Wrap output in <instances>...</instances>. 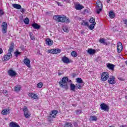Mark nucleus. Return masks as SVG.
I'll return each mask as SVG.
<instances>
[{
    "label": "nucleus",
    "mask_w": 127,
    "mask_h": 127,
    "mask_svg": "<svg viewBox=\"0 0 127 127\" xmlns=\"http://www.w3.org/2000/svg\"><path fill=\"white\" fill-rule=\"evenodd\" d=\"M15 57H18V55H20V52L16 51L14 52Z\"/></svg>",
    "instance_id": "58836bf2"
},
{
    "label": "nucleus",
    "mask_w": 127,
    "mask_h": 127,
    "mask_svg": "<svg viewBox=\"0 0 127 127\" xmlns=\"http://www.w3.org/2000/svg\"><path fill=\"white\" fill-rule=\"evenodd\" d=\"M9 127H20L19 125H17V124L14 123L13 122H11L10 123Z\"/></svg>",
    "instance_id": "4be33fe9"
},
{
    "label": "nucleus",
    "mask_w": 127,
    "mask_h": 127,
    "mask_svg": "<svg viewBox=\"0 0 127 127\" xmlns=\"http://www.w3.org/2000/svg\"><path fill=\"white\" fill-rule=\"evenodd\" d=\"M52 115H50V116L48 117V121H49V122H51V121H52Z\"/></svg>",
    "instance_id": "ea45409f"
},
{
    "label": "nucleus",
    "mask_w": 127,
    "mask_h": 127,
    "mask_svg": "<svg viewBox=\"0 0 127 127\" xmlns=\"http://www.w3.org/2000/svg\"><path fill=\"white\" fill-rule=\"evenodd\" d=\"M87 53L90 55H94L96 53V50L93 49H89L87 50Z\"/></svg>",
    "instance_id": "f3484780"
},
{
    "label": "nucleus",
    "mask_w": 127,
    "mask_h": 127,
    "mask_svg": "<svg viewBox=\"0 0 127 127\" xmlns=\"http://www.w3.org/2000/svg\"><path fill=\"white\" fill-rule=\"evenodd\" d=\"M120 127H126V126L122 125V126H121Z\"/></svg>",
    "instance_id": "5fc2aeb1"
},
{
    "label": "nucleus",
    "mask_w": 127,
    "mask_h": 127,
    "mask_svg": "<svg viewBox=\"0 0 127 127\" xmlns=\"http://www.w3.org/2000/svg\"><path fill=\"white\" fill-rule=\"evenodd\" d=\"M109 16L110 18H115L116 16V14H115V13H114V11H111L109 12Z\"/></svg>",
    "instance_id": "a878e982"
},
{
    "label": "nucleus",
    "mask_w": 127,
    "mask_h": 127,
    "mask_svg": "<svg viewBox=\"0 0 127 127\" xmlns=\"http://www.w3.org/2000/svg\"><path fill=\"white\" fill-rule=\"evenodd\" d=\"M95 25H96V23H94V24H90V25H89L88 26L89 29H90V30H93V29L95 28Z\"/></svg>",
    "instance_id": "cd10ccee"
},
{
    "label": "nucleus",
    "mask_w": 127,
    "mask_h": 127,
    "mask_svg": "<svg viewBox=\"0 0 127 127\" xmlns=\"http://www.w3.org/2000/svg\"><path fill=\"white\" fill-rule=\"evenodd\" d=\"M62 61H63V63H64L65 64H69V63H70V60L66 56L62 57Z\"/></svg>",
    "instance_id": "1a4fd4ad"
},
{
    "label": "nucleus",
    "mask_w": 127,
    "mask_h": 127,
    "mask_svg": "<svg viewBox=\"0 0 127 127\" xmlns=\"http://www.w3.org/2000/svg\"><path fill=\"white\" fill-rule=\"evenodd\" d=\"M96 3V8H103V3H102V2L98 1Z\"/></svg>",
    "instance_id": "5701e85b"
},
{
    "label": "nucleus",
    "mask_w": 127,
    "mask_h": 127,
    "mask_svg": "<svg viewBox=\"0 0 127 127\" xmlns=\"http://www.w3.org/2000/svg\"><path fill=\"white\" fill-rule=\"evenodd\" d=\"M31 26L34 29H40V25L36 23H34L32 24Z\"/></svg>",
    "instance_id": "dca6fc26"
},
{
    "label": "nucleus",
    "mask_w": 127,
    "mask_h": 127,
    "mask_svg": "<svg viewBox=\"0 0 127 127\" xmlns=\"http://www.w3.org/2000/svg\"><path fill=\"white\" fill-rule=\"evenodd\" d=\"M14 91L15 92H19V91H20V86H15Z\"/></svg>",
    "instance_id": "c756f323"
},
{
    "label": "nucleus",
    "mask_w": 127,
    "mask_h": 127,
    "mask_svg": "<svg viewBox=\"0 0 127 127\" xmlns=\"http://www.w3.org/2000/svg\"><path fill=\"white\" fill-rule=\"evenodd\" d=\"M63 29L64 32H69V29L66 26L63 27Z\"/></svg>",
    "instance_id": "c9c22d12"
},
{
    "label": "nucleus",
    "mask_w": 127,
    "mask_h": 127,
    "mask_svg": "<svg viewBox=\"0 0 127 127\" xmlns=\"http://www.w3.org/2000/svg\"><path fill=\"white\" fill-rule=\"evenodd\" d=\"M24 23H25V24H29V19H28V18L24 19Z\"/></svg>",
    "instance_id": "7c9ffc66"
},
{
    "label": "nucleus",
    "mask_w": 127,
    "mask_h": 127,
    "mask_svg": "<svg viewBox=\"0 0 127 127\" xmlns=\"http://www.w3.org/2000/svg\"><path fill=\"white\" fill-rule=\"evenodd\" d=\"M12 6H13V7H14V8H16V9H21V5H20V4L14 3V4H12Z\"/></svg>",
    "instance_id": "aec40b11"
},
{
    "label": "nucleus",
    "mask_w": 127,
    "mask_h": 127,
    "mask_svg": "<svg viewBox=\"0 0 127 127\" xmlns=\"http://www.w3.org/2000/svg\"><path fill=\"white\" fill-rule=\"evenodd\" d=\"M77 56H78V54H77V52L75 51H73L71 52V56L72 57H77Z\"/></svg>",
    "instance_id": "473e14b6"
},
{
    "label": "nucleus",
    "mask_w": 127,
    "mask_h": 127,
    "mask_svg": "<svg viewBox=\"0 0 127 127\" xmlns=\"http://www.w3.org/2000/svg\"><path fill=\"white\" fill-rule=\"evenodd\" d=\"M76 113L77 115H80V114H81V113H82V111L80 110H77L76 111Z\"/></svg>",
    "instance_id": "a19ab883"
},
{
    "label": "nucleus",
    "mask_w": 127,
    "mask_h": 127,
    "mask_svg": "<svg viewBox=\"0 0 127 127\" xmlns=\"http://www.w3.org/2000/svg\"><path fill=\"white\" fill-rule=\"evenodd\" d=\"M103 8H96V12L97 13H98V14H99V13H101V12L102 11Z\"/></svg>",
    "instance_id": "72a5a7b5"
},
{
    "label": "nucleus",
    "mask_w": 127,
    "mask_h": 127,
    "mask_svg": "<svg viewBox=\"0 0 127 127\" xmlns=\"http://www.w3.org/2000/svg\"><path fill=\"white\" fill-rule=\"evenodd\" d=\"M99 42H100V43H103V44H104V43H105V39H101L99 40Z\"/></svg>",
    "instance_id": "79ce46f5"
},
{
    "label": "nucleus",
    "mask_w": 127,
    "mask_h": 127,
    "mask_svg": "<svg viewBox=\"0 0 127 127\" xmlns=\"http://www.w3.org/2000/svg\"><path fill=\"white\" fill-rule=\"evenodd\" d=\"M57 114H58V111L53 110L50 113V116H52V118H55Z\"/></svg>",
    "instance_id": "a211bd4d"
},
{
    "label": "nucleus",
    "mask_w": 127,
    "mask_h": 127,
    "mask_svg": "<svg viewBox=\"0 0 127 127\" xmlns=\"http://www.w3.org/2000/svg\"><path fill=\"white\" fill-rule=\"evenodd\" d=\"M75 86H76L75 87L77 89H82V85H81V84H80V83H79L78 84H76Z\"/></svg>",
    "instance_id": "4c0bfd02"
},
{
    "label": "nucleus",
    "mask_w": 127,
    "mask_h": 127,
    "mask_svg": "<svg viewBox=\"0 0 127 127\" xmlns=\"http://www.w3.org/2000/svg\"><path fill=\"white\" fill-rule=\"evenodd\" d=\"M98 120V118H97V117L96 116H90V121H92V122L94 121H97Z\"/></svg>",
    "instance_id": "bb28decb"
},
{
    "label": "nucleus",
    "mask_w": 127,
    "mask_h": 127,
    "mask_svg": "<svg viewBox=\"0 0 127 127\" xmlns=\"http://www.w3.org/2000/svg\"><path fill=\"white\" fill-rule=\"evenodd\" d=\"M65 1L67 3H70V2H71V1L70 0H66Z\"/></svg>",
    "instance_id": "de8ad7c7"
},
{
    "label": "nucleus",
    "mask_w": 127,
    "mask_h": 127,
    "mask_svg": "<svg viewBox=\"0 0 127 127\" xmlns=\"http://www.w3.org/2000/svg\"><path fill=\"white\" fill-rule=\"evenodd\" d=\"M0 14L1 15H3V14H4V12H3L2 10H0Z\"/></svg>",
    "instance_id": "37998d69"
},
{
    "label": "nucleus",
    "mask_w": 127,
    "mask_h": 127,
    "mask_svg": "<svg viewBox=\"0 0 127 127\" xmlns=\"http://www.w3.org/2000/svg\"><path fill=\"white\" fill-rule=\"evenodd\" d=\"M45 41L46 44H47V45H48L49 46H51L53 44V41L49 38L46 39Z\"/></svg>",
    "instance_id": "ddd939ff"
},
{
    "label": "nucleus",
    "mask_w": 127,
    "mask_h": 127,
    "mask_svg": "<svg viewBox=\"0 0 127 127\" xmlns=\"http://www.w3.org/2000/svg\"><path fill=\"white\" fill-rule=\"evenodd\" d=\"M23 111L24 112V117L26 118H30V115L29 114V112L26 106H24L23 108Z\"/></svg>",
    "instance_id": "6e6552de"
},
{
    "label": "nucleus",
    "mask_w": 127,
    "mask_h": 127,
    "mask_svg": "<svg viewBox=\"0 0 127 127\" xmlns=\"http://www.w3.org/2000/svg\"><path fill=\"white\" fill-rule=\"evenodd\" d=\"M108 83L109 84H116V80H115V76H112L108 79Z\"/></svg>",
    "instance_id": "9b49d317"
},
{
    "label": "nucleus",
    "mask_w": 127,
    "mask_h": 127,
    "mask_svg": "<svg viewBox=\"0 0 127 127\" xmlns=\"http://www.w3.org/2000/svg\"><path fill=\"white\" fill-rule=\"evenodd\" d=\"M109 77H110V74H109V73L107 72H103L101 75V80L104 81H107Z\"/></svg>",
    "instance_id": "39448f33"
},
{
    "label": "nucleus",
    "mask_w": 127,
    "mask_h": 127,
    "mask_svg": "<svg viewBox=\"0 0 127 127\" xmlns=\"http://www.w3.org/2000/svg\"><path fill=\"white\" fill-rule=\"evenodd\" d=\"M3 52L2 49L0 48V54H1Z\"/></svg>",
    "instance_id": "8fccbe9b"
},
{
    "label": "nucleus",
    "mask_w": 127,
    "mask_h": 127,
    "mask_svg": "<svg viewBox=\"0 0 127 127\" xmlns=\"http://www.w3.org/2000/svg\"><path fill=\"white\" fill-rule=\"evenodd\" d=\"M29 36H32V35H33V34L32 33V32H30L29 34Z\"/></svg>",
    "instance_id": "09e8293b"
},
{
    "label": "nucleus",
    "mask_w": 127,
    "mask_h": 127,
    "mask_svg": "<svg viewBox=\"0 0 127 127\" xmlns=\"http://www.w3.org/2000/svg\"><path fill=\"white\" fill-rule=\"evenodd\" d=\"M9 109H4L2 111L1 114L2 115H8L9 114Z\"/></svg>",
    "instance_id": "b1692460"
},
{
    "label": "nucleus",
    "mask_w": 127,
    "mask_h": 127,
    "mask_svg": "<svg viewBox=\"0 0 127 127\" xmlns=\"http://www.w3.org/2000/svg\"><path fill=\"white\" fill-rule=\"evenodd\" d=\"M96 20H95V18L92 17L90 18V19L89 20V22H90V23L92 24H95L96 23Z\"/></svg>",
    "instance_id": "2f4dec72"
},
{
    "label": "nucleus",
    "mask_w": 127,
    "mask_h": 127,
    "mask_svg": "<svg viewBox=\"0 0 127 127\" xmlns=\"http://www.w3.org/2000/svg\"><path fill=\"white\" fill-rule=\"evenodd\" d=\"M76 82L78 83V84H83V80L80 77H78L76 78Z\"/></svg>",
    "instance_id": "c85d7f7f"
},
{
    "label": "nucleus",
    "mask_w": 127,
    "mask_h": 127,
    "mask_svg": "<svg viewBox=\"0 0 127 127\" xmlns=\"http://www.w3.org/2000/svg\"><path fill=\"white\" fill-rule=\"evenodd\" d=\"M1 27H2V33L5 34V33L7 32V23L3 22L1 25Z\"/></svg>",
    "instance_id": "20e7f679"
},
{
    "label": "nucleus",
    "mask_w": 127,
    "mask_h": 127,
    "mask_svg": "<svg viewBox=\"0 0 127 127\" xmlns=\"http://www.w3.org/2000/svg\"><path fill=\"white\" fill-rule=\"evenodd\" d=\"M125 22H127V20L126 19V20H125Z\"/></svg>",
    "instance_id": "6e6d98bb"
},
{
    "label": "nucleus",
    "mask_w": 127,
    "mask_h": 127,
    "mask_svg": "<svg viewBox=\"0 0 127 127\" xmlns=\"http://www.w3.org/2000/svg\"><path fill=\"white\" fill-rule=\"evenodd\" d=\"M14 45V44H13V43H11L10 46L9 47V48L8 50V53L6 55H4L3 57L4 61H7V60H9V59L12 57L11 52H13Z\"/></svg>",
    "instance_id": "f03ea898"
},
{
    "label": "nucleus",
    "mask_w": 127,
    "mask_h": 127,
    "mask_svg": "<svg viewBox=\"0 0 127 127\" xmlns=\"http://www.w3.org/2000/svg\"><path fill=\"white\" fill-rule=\"evenodd\" d=\"M68 77L64 76L62 79L61 81H60L59 84L60 86L63 89H68Z\"/></svg>",
    "instance_id": "7ed1b4c3"
},
{
    "label": "nucleus",
    "mask_w": 127,
    "mask_h": 127,
    "mask_svg": "<svg viewBox=\"0 0 127 127\" xmlns=\"http://www.w3.org/2000/svg\"><path fill=\"white\" fill-rule=\"evenodd\" d=\"M53 18L54 20H56V21H57L58 22H65L66 23H69V22H70L69 18H67L65 16L54 15Z\"/></svg>",
    "instance_id": "f257e3e1"
},
{
    "label": "nucleus",
    "mask_w": 127,
    "mask_h": 127,
    "mask_svg": "<svg viewBox=\"0 0 127 127\" xmlns=\"http://www.w3.org/2000/svg\"><path fill=\"white\" fill-rule=\"evenodd\" d=\"M3 94H7V91L5 90H3Z\"/></svg>",
    "instance_id": "49530a36"
},
{
    "label": "nucleus",
    "mask_w": 127,
    "mask_h": 127,
    "mask_svg": "<svg viewBox=\"0 0 127 127\" xmlns=\"http://www.w3.org/2000/svg\"><path fill=\"white\" fill-rule=\"evenodd\" d=\"M66 0H64V1H65Z\"/></svg>",
    "instance_id": "4d7b16f0"
},
{
    "label": "nucleus",
    "mask_w": 127,
    "mask_h": 127,
    "mask_svg": "<svg viewBox=\"0 0 127 127\" xmlns=\"http://www.w3.org/2000/svg\"><path fill=\"white\" fill-rule=\"evenodd\" d=\"M58 75H59V76H61V75H62V73H61L60 72H58Z\"/></svg>",
    "instance_id": "603ef678"
},
{
    "label": "nucleus",
    "mask_w": 127,
    "mask_h": 127,
    "mask_svg": "<svg viewBox=\"0 0 127 127\" xmlns=\"http://www.w3.org/2000/svg\"><path fill=\"white\" fill-rule=\"evenodd\" d=\"M30 37L32 40H34L35 38H34V36H33V35L30 36Z\"/></svg>",
    "instance_id": "a18cd8bd"
},
{
    "label": "nucleus",
    "mask_w": 127,
    "mask_h": 127,
    "mask_svg": "<svg viewBox=\"0 0 127 127\" xmlns=\"http://www.w3.org/2000/svg\"><path fill=\"white\" fill-rule=\"evenodd\" d=\"M83 8H84V6L80 4L75 5L76 10H81V9H83Z\"/></svg>",
    "instance_id": "412c9836"
},
{
    "label": "nucleus",
    "mask_w": 127,
    "mask_h": 127,
    "mask_svg": "<svg viewBox=\"0 0 127 127\" xmlns=\"http://www.w3.org/2000/svg\"><path fill=\"white\" fill-rule=\"evenodd\" d=\"M25 11V9L23 8H21V12H22V13H23V12H24Z\"/></svg>",
    "instance_id": "c03bdc74"
},
{
    "label": "nucleus",
    "mask_w": 127,
    "mask_h": 127,
    "mask_svg": "<svg viewBox=\"0 0 127 127\" xmlns=\"http://www.w3.org/2000/svg\"><path fill=\"white\" fill-rule=\"evenodd\" d=\"M42 86H43L42 82H40L37 85V88H42Z\"/></svg>",
    "instance_id": "e433bc0d"
},
{
    "label": "nucleus",
    "mask_w": 127,
    "mask_h": 127,
    "mask_svg": "<svg viewBox=\"0 0 127 127\" xmlns=\"http://www.w3.org/2000/svg\"><path fill=\"white\" fill-rule=\"evenodd\" d=\"M75 126H77V124H76V125H75Z\"/></svg>",
    "instance_id": "bf43d9fd"
},
{
    "label": "nucleus",
    "mask_w": 127,
    "mask_h": 127,
    "mask_svg": "<svg viewBox=\"0 0 127 127\" xmlns=\"http://www.w3.org/2000/svg\"><path fill=\"white\" fill-rule=\"evenodd\" d=\"M70 88L71 91H72V92H75V89H76V85L73 83H71L70 85Z\"/></svg>",
    "instance_id": "393cba45"
},
{
    "label": "nucleus",
    "mask_w": 127,
    "mask_h": 127,
    "mask_svg": "<svg viewBox=\"0 0 127 127\" xmlns=\"http://www.w3.org/2000/svg\"><path fill=\"white\" fill-rule=\"evenodd\" d=\"M75 126H77V124H76V125H75Z\"/></svg>",
    "instance_id": "13d9d810"
},
{
    "label": "nucleus",
    "mask_w": 127,
    "mask_h": 127,
    "mask_svg": "<svg viewBox=\"0 0 127 127\" xmlns=\"http://www.w3.org/2000/svg\"><path fill=\"white\" fill-rule=\"evenodd\" d=\"M8 74L11 77H15L17 73H16V72L12 69H10L8 71Z\"/></svg>",
    "instance_id": "9d476101"
},
{
    "label": "nucleus",
    "mask_w": 127,
    "mask_h": 127,
    "mask_svg": "<svg viewBox=\"0 0 127 127\" xmlns=\"http://www.w3.org/2000/svg\"><path fill=\"white\" fill-rule=\"evenodd\" d=\"M82 25H84L85 26H89V23L88 22H85V21H83V22L81 23Z\"/></svg>",
    "instance_id": "f704fd0d"
},
{
    "label": "nucleus",
    "mask_w": 127,
    "mask_h": 127,
    "mask_svg": "<svg viewBox=\"0 0 127 127\" xmlns=\"http://www.w3.org/2000/svg\"><path fill=\"white\" fill-rule=\"evenodd\" d=\"M100 109L102 111H104L105 112H109V110H110V108L108 106V105L102 103L100 105Z\"/></svg>",
    "instance_id": "423d86ee"
},
{
    "label": "nucleus",
    "mask_w": 127,
    "mask_h": 127,
    "mask_svg": "<svg viewBox=\"0 0 127 127\" xmlns=\"http://www.w3.org/2000/svg\"><path fill=\"white\" fill-rule=\"evenodd\" d=\"M110 1H111V0H107V3H110Z\"/></svg>",
    "instance_id": "864d4df0"
},
{
    "label": "nucleus",
    "mask_w": 127,
    "mask_h": 127,
    "mask_svg": "<svg viewBox=\"0 0 127 127\" xmlns=\"http://www.w3.org/2000/svg\"><path fill=\"white\" fill-rule=\"evenodd\" d=\"M29 97H30L31 98H32V99H36L38 100V96H37V95L34 94V93H30L29 94Z\"/></svg>",
    "instance_id": "6ab92c4d"
},
{
    "label": "nucleus",
    "mask_w": 127,
    "mask_h": 127,
    "mask_svg": "<svg viewBox=\"0 0 127 127\" xmlns=\"http://www.w3.org/2000/svg\"><path fill=\"white\" fill-rule=\"evenodd\" d=\"M48 52L49 53H51V54H58V53H60L61 52V49H54L52 50H49Z\"/></svg>",
    "instance_id": "0eeeda50"
},
{
    "label": "nucleus",
    "mask_w": 127,
    "mask_h": 127,
    "mask_svg": "<svg viewBox=\"0 0 127 127\" xmlns=\"http://www.w3.org/2000/svg\"><path fill=\"white\" fill-rule=\"evenodd\" d=\"M57 4L58 5H60V6H61V3H60V2H57Z\"/></svg>",
    "instance_id": "3c124183"
},
{
    "label": "nucleus",
    "mask_w": 127,
    "mask_h": 127,
    "mask_svg": "<svg viewBox=\"0 0 127 127\" xmlns=\"http://www.w3.org/2000/svg\"><path fill=\"white\" fill-rule=\"evenodd\" d=\"M23 62L26 66H27L29 68H30V60H29V59H25Z\"/></svg>",
    "instance_id": "4468645a"
},
{
    "label": "nucleus",
    "mask_w": 127,
    "mask_h": 127,
    "mask_svg": "<svg viewBox=\"0 0 127 127\" xmlns=\"http://www.w3.org/2000/svg\"><path fill=\"white\" fill-rule=\"evenodd\" d=\"M117 47H118L117 50H118V53H121V52H122V51L123 50V44H122V43L119 42L118 44Z\"/></svg>",
    "instance_id": "f8f14e48"
},
{
    "label": "nucleus",
    "mask_w": 127,
    "mask_h": 127,
    "mask_svg": "<svg viewBox=\"0 0 127 127\" xmlns=\"http://www.w3.org/2000/svg\"><path fill=\"white\" fill-rule=\"evenodd\" d=\"M107 67L110 70H112V71H114L115 70V65L112 64L108 63L107 65Z\"/></svg>",
    "instance_id": "2eb2a0df"
}]
</instances>
